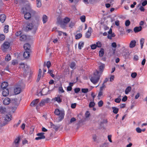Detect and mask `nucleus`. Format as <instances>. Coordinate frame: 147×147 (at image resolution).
Returning <instances> with one entry per match:
<instances>
[{"label":"nucleus","mask_w":147,"mask_h":147,"mask_svg":"<svg viewBox=\"0 0 147 147\" xmlns=\"http://www.w3.org/2000/svg\"><path fill=\"white\" fill-rule=\"evenodd\" d=\"M44 134L45 133L44 132H41L38 133L36 135L38 137L36 138L35 139L36 140H38L45 139V137Z\"/></svg>","instance_id":"6"},{"label":"nucleus","mask_w":147,"mask_h":147,"mask_svg":"<svg viewBox=\"0 0 147 147\" xmlns=\"http://www.w3.org/2000/svg\"><path fill=\"white\" fill-rule=\"evenodd\" d=\"M95 105V103L93 102H90L89 104V107H94Z\"/></svg>","instance_id":"46"},{"label":"nucleus","mask_w":147,"mask_h":147,"mask_svg":"<svg viewBox=\"0 0 147 147\" xmlns=\"http://www.w3.org/2000/svg\"><path fill=\"white\" fill-rule=\"evenodd\" d=\"M61 27L62 28H65V27L67 24H65L61 20L60 22Z\"/></svg>","instance_id":"34"},{"label":"nucleus","mask_w":147,"mask_h":147,"mask_svg":"<svg viewBox=\"0 0 147 147\" xmlns=\"http://www.w3.org/2000/svg\"><path fill=\"white\" fill-rule=\"evenodd\" d=\"M137 75V73L136 72H133L131 73V76L133 78H135Z\"/></svg>","instance_id":"41"},{"label":"nucleus","mask_w":147,"mask_h":147,"mask_svg":"<svg viewBox=\"0 0 147 147\" xmlns=\"http://www.w3.org/2000/svg\"><path fill=\"white\" fill-rule=\"evenodd\" d=\"M48 73L50 74L52 77L54 78L55 77V75L53 74V71L52 70L49 69Z\"/></svg>","instance_id":"39"},{"label":"nucleus","mask_w":147,"mask_h":147,"mask_svg":"<svg viewBox=\"0 0 147 147\" xmlns=\"http://www.w3.org/2000/svg\"><path fill=\"white\" fill-rule=\"evenodd\" d=\"M46 65L47 67L49 69L51 65V63L49 61H48L47 62Z\"/></svg>","instance_id":"48"},{"label":"nucleus","mask_w":147,"mask_h":147,"mask_svg":"<svg viewBox=\"0 0 147 147\" xmlns=\"http://www.w3.org/2000/svg\"><path fill=\"white\" fill-rule=\"evenodd\" d=\"M144 39L142 38H141L140 40V44L141 45V49H142L144 45Z\"/></svg>","instance_id":"32"},{"label":"nucleus","mask_w":147,"mask_h":147,"mask_svg":"<svg viewBox=\"0 0 147 147\" xmlns=\"http://www.w3.org/2000/svg\"><path fill=\"white\" fill-rule=\"evenodd\" d=\"M70 20L69 18L66 17L63 19V21L62 22L65 24H67L68 22H70Z\"/></svg>","instance_id":"24"},{"label":"nucleus","mask_w":147,"mask_h":147,"mask_svg":"<svg viewBox=\"0 0 147 147\" xmlns=\"http://www.w3.org/2000/svg\"><path fill=\"white\" fill-rule=\"evenodd\" d=\"M82 91L83 93H86L88 92V88H82Z\"/></svg>","instance_id":"44"},{"label":"nucleus","mask_w":147,"mask_h":147,"mask_svg":"<svg viewBox=\"0 0 147 147\" xmlns=\"http://www.w3.org/2000/svg\"><path fill=\"white\" fill-rule=\"evenodd\" d=\"M131 90V87L130 86H128L125 89V93L127 94Z\"/></svg>","instance_id":"27"},{"label":"nucleus","mask_w":147,"mask_h":147,"mask_svg":"<svg viewBox=\"0 0 147 147\" xmlns=\"http://www.w3.org/2000/svg\"><path fill=\"white\" fill-rule=\"evenodd\" d=\"M34 127L33 126H32L30 128V133H32L34 131Z\"/></svg>","instance_id":"63"},{"label":"nucleus","mask_w":147,"mask_h":147,"mask_svg":"<svg viewBox=\"0 0 147 147\" xmlns=\"http://www.w3.org/2000/svg\"><path fill=\"white\" fill-rule=\"evenodd\" d=\"M147 4V1L145 0L142 3V5L143 6H144Z\"/></svg>","instance_id":"58"},{"label":"nucleus","mask_w":147,"mask_h":147,"mask_svg":"<svg viewBox=\"0 0 147 147\" xmlns=\"http://www.w3.org/2000/svg\"><path fill=\"white\" fill-rule=\"evenodd\" d=\"M10 46V43L7 41L5 42L1 46V48L2 50L4 52L6 51L7 49H8Z\"/></svg>","instance_id":"4"},{"label":"nucleus","mask_w":147,"mask_h":147,"mask_svg":"<svg viewBox=\"0 0 147 147\" xmlns=\"http://www.w3.org/2000/svg\"><path fill=\"white\" fill-rule=\"evenodd\" d=\"M130 24V22L129 20H127L125 23V25L126 26H128Z\"/></svg>","instance_id":"47"},{"label":"nucleus","mask_w":147,"mask_h":147,"mask_svg":"<svg viewBox=\"0 0 147 147\" xmlns=\"http://www.w3.org/2000/svg\"><path fill=\"white\" fill-rule=\"evenodd\" d=\"M11 115L10 114L6 115L5 117V122L2 124V125L4 126L7 124L8 123L7 122L11 120Z\"/></svg>","instance_id":"8"},{"label":"nucleus","mask_w":147,"mask_h":147,"mask_svg":"<svg viewBox=\"0 0 147 147\" xmlns=\"http://www.w3.org/2000/svg\"><path fill=\"white\" fill-rule=\"evenodd\" d=\"M136 40H131L130 43L129 47L130 48H133L136 45Z\"/></svg>","instance_id":"19"},{"label":"nucleus","mask_w":147,"mask_h":147,"mask_svg":"<svg viewBox=\"0 0 147 147\" xmlns=\"http://www.w3.org/2000/svg\"><path fill=\"white\" fill-rule=\"evenodd\" d=\"M48 19V18L45 15H44L43 16L42 20L44 24L46 23L47 22Z\"/></svg>","instance_id":"25"},{"label":"nucleus","mask_w":147,"mask_h":147,"mask_svg":"<svg viewBox=\"0 0 147 147\" xmlns=\"http://www.w3.org/2000/svg\"><path fill=\"white\" fill-rule=\"evenodd\" d=\"M96 45L97 47L98 48H100L102 46V44L100 42V41H98V42H96Z\"/></svg>","instance_id":"42"},{"label":"nucleus","mask_w":147,"mask_h":147,"mask_svg":"<svg viewBox=\"0 0 147 147\" xmlns=\"http://www.w3.org/2000/svg\"><path fill=\"white\" fill-rule=\"evenodd\" d=\"M53 128L54 129H55L56 131H57L58 130L59 128V127L56 125H55L53 127Z\"/></svg>","instance_id":"62"},{"label":"nucleus","mask_w":147,"mask_h":147,"mask_svg":"<svg viewBox=\"0 0 147 147\" xmlns=\"http://www.w3.org/2000/svg\"><path fill=\"white\" fill-rule=\"evenodd\" d=\"M26 38V36L25 35H22L20 37V40L21 41H25Z\"/></svg>","instance_id":"29"},{"label":"nucleus","mask_w":147,"mask_h":147,"mask_svg":"<svg viewBox=\"0 0 147 147\" xmlns=\"http://www.w3.org/2000/svg\"><path fill=\"white\" fill-rule=\"evenodd\" d=\"M80 88H76L74 89L75 92L76 93L80 91Z\"/></svg>","instance_id":"51"},{"label":"nucleus","mask_w":147,"mask_h":147,"mask_svg":"<svg viewBox=\"0 0 147 147\" xmlns=\"http://www.w3.org/2000/svg\"><path fill=\"white\" fill-rule=\"evenodd\" d=\"M76 65V63L74 62H71L70 65V67L71 68L73 69H75V66Z\"/></svg>","instance_id":"26"},{"label":"nucleus","mask_w":147,"mask_h":147,"mask_svg":"<svg viewBox=\"0 0 147 147\" xmlns=\"http://www.w3.org/2000/svg\"><path fill=\"white\" fill-rule=\"evenodd\" d=\"M54 113L57 115L59 116V121H61L63 119L65 115L64 111H61L58 109H55Z\"/></svg>","instance_id":"3"},{"label":"nucleus","mask_w":147,"mask_h":147,"mask_svg":"<svg viewBox=\"0 0 147 147\" xmlns=\"http://www.w3.org/2000/svg\"><path fill=\"white\" fill-rule=\"evenodd\" d=\"M80 19L82 22H84L86 21L85 16L83 15L81 16L80 17Z\"/></svg>","instance_id":"36"},{"label":"nucleus","mask_w":147,"mask_h":147,"mask_svg":"<svg viewBox=\"0 0 147 147\" xmlns=\"http://www.w3.org/2000/svg\"><path fill=\"white\" fill-rule=\"evenodd\" d=\"M8 83L7 82H4L1 85V87L3 89L7 88L6 87L8 86Z\"/></svg>","instance_id":"21"},{"label":"nucleus","mask_w":147,"mask_h":147,"mask_svg":"<svg viewBox=\"0 0 147 147\" xmlns=\"http://www.w3.org/2000/svg\"><path fill=\"white\" fill-rule=\"evenodd\" d=\"M52 100L57 102L58 103H61L62 102V96L61 95H57L56 97L53 98Z\"/></svg>","instance_id":"7"},{"label":"nucleus","mask_w":147,"mask_h":147,"mask_svg":"<svg viewBox=\"0 0 147 147\" xmlns=\"http://www.w3.org/2000/svg\"><path fill=\"white\" fill-rule=\"evenodd\" d=\"M136 130L138 133H140L142 132V129L139 127L136 128Z\"/></svg>","instance_id":"54"},{"label":"nucleus","mask_w":147,"mask_h":147,"mask_svg":"<svg viewBox=\"0 0 147 147\" xmlns=\"http://www.w3.org/2000/svg\"><path fill=\"white\" fill-rule=\"evenodd\" d=\"M20 66L19 68L20 69H22V70L24 73H25L27 71L26 68H27L28 67V66L25 65L24 63H22L20 64Z\"/></svg>","instance_id":"9"},{"label":"nucleus","mask_w":147,"mask_h":147,"mask_svg":"<svg viewBox=\"0 0 147 147\" xmlns=\"http://www.w3.org/2000/svg\"><path fill=\"white\" fill-rule=\"evenodd\" d=\"M10 102V99L8 98H5L3 101V104L5 105L9 104Z\"/></svg>","instance_id":"14"},{"label":"nucleus","mask_w":147,"mask_h":147,"mask_svg":"<svg viewBox=\"0 0 147 147\" xmlns=\"http://www.w3.org/2000/svg\"><path fill=\"white\" fill-rule=\"evenodd\" d=\"M20 137H18L14 141V142L16 144H18L20 142Z\"/></svg>","instance_id":"38"},{"label":"nucleus","mask_w":147,"mask_h":147,"mask_svg":"<svg viewBox=\"0 0 147 147\" xmlns=\"http://www.w3.org/2000/svg\"><path fill=\"white\" fill-rule=\"evenodd\" d=\"M84 42L82 41H81L79 42L78 43V48L79 49L81 50L82 48L84 47Z\"/></svg>","instance_id":"23"},{"label":"nucleus","mask_w":147,"mask_h":147,"mask_svg":"<svg viewBox=\"0 0 147 147\" xmlns=\"http://www.w3.org/2000/svg\"><path fill=\"white\" fill-rule=\"evenodd\" d=\"M18 64V61L17 60H13L12 62V64L13 65Z\"/></svg>","instance_id":"56"},{"label":"nucleus","mask_w":147,"mask_h":147,"mask_svg":"<svg viewBox=\"0 0 147 147\" xmlns=\"http://www.w3.org/2000/svg\"><path fill=\"white\" fill-rule=\"evenodd\" d=\"M24 57L25 58H28L30 56V52L28 51H26L24 52L23 54Z\"/></svg>","instance_id":"18"},{"label":"nucleus","mask_w":147,"mask_h":147,"mask_svg":"<svg viewBox=\"0 0 147 147\" xmlns=\"http://www.w3.org/2000/svg\"><path fill=\"white\" fill-rule=\"evenodd\" d=\"M111 46L112 47H113L115 48H116V47L117 46L116 43L115 42H113L112 43ZM113 54H115V51H116V49H113Z\"/></svg>","instance_id":"28"},{"label":"nucleus","mask_w":147,"mask_h":147,"mask_svg":"<svg viewBox=\"0 0 147 147\" xmlns=\"http://www.w3.org/2000/svg\"><path fill=\"white\" fill-rule=\"evenodd\" d=\"M82 36V35L81 33L77 34L75 36V38L76 39H78L80 38Z\"/></svg>","instance_id":"35"},{"label":"nucleus","mask_w":147,"mask_h":147,"mask_svg":"<svg viewBox=\"0 0 147 147\" xmlns=\"http://www.w3.org/2000/svg\"><path fill=\"white\" fill-rule=\"evenodd\" d=\"M105 67V65L103 63H101L99 66V69L101 73L103 71ZM101 73L100 74H101Z\"/></svg>","instance_id":"22"},{"label":"nucleus","mask_w":147,"mask_h":147,"mask_svg":"<svg viewBox=\"0 0 147 147\" xmlns=\"http://www.w3.org/2000/svg\"><path fill=\"white\" fill-rule=\"evenodd\" d=\"M121 99L120 98L118 97L116 98L115 100V101L117 103H119L121 101Z\"/></svg>","instance_id":"53"},{"label":"nucleus","mask_w":147,"mask_h":147,"mask_svg":"<svg viewBox=\"0 0 147 147\" xmlns=\"http://www.w3.org/2000/svg\"><path fill=\"white\" fill-rule=\"evenodd\" d=\"M41 1L37 2V7H40L41 6Z\"/></svg>","instance_id":"57"},{"label":"nucleus","mask_w":147,"mask_h":147,"mask_svg":"<svg viewBox=\"0 0 147 147\" xmlns=\"http://www.w3.org/2000/svg\"><path fill=\"white\" fill-rule=\"evenodd\" d=\"M26 29L28 30H30L32 29L35 32L37 29V27L36 26L34 27L33 24L31 23H28L26 26Z\"/></svg>","instance_id":"5"},{"label":"nucleus","mask_w":147,"mask_h":147,"mask_svg":"<svg viewBox=\"0 0 147 147\" xmlns=\"http://www.w3.org/2000/svg\"><path fill=\"white\" fill-rule=\"evenodd\" d=\"M103 102L102 100H100L98 102V106L99 107H101L103 105Z\"/></svg>","instance_id":"40"},{"label":"nucleus","mask_w":147,"mask_h":147,"mask_svg":"<svg viewBox=\"0 0 147 147\" xmlns=\"http://www.w3.org/2000/svg\"><path fill=\"white\" fill-rule=\"evenodd\" d=\"M22 33V32L21 31L17 32L16 33V36H20V35Z\"/></svg>","instance_id":"55"},{"label":"nucleus","mask_w":147,"mask_h":147,"mask_svg":"<svg viewBox=\"0 0 147 147\" xmlns=\"http://www.w3.org/2000/svg\"><path fill=\"white\" fill-rule=\"evenodd\" d=\"M75 24V23L74 22H71L69 24V27H70L71 28H72L74 26Z\"/></svg>","instance_id":"50"},{"label":"nucleus","mask_w":147,"mask_h":147,"mask_svg":"<svg viewBox=\"0 0 147 147\" xmlns=\"http://www.w3.org/2000/svg\"><path fill=\"white\" fill-rule=\"evenodd\" d=\"M142 29V27L140 26L135 27L134 29V32L136 33L141 31Z\"/></svg>","instance_id":"20"},{"label":"nucleus","mask_w":147,"mask_h":147,"mask_svg":"<svg viewBox=\"0 0 147 147\" xmlns=\"http://www.w3.org/2000/svg\"><path fill=\"white\" fill-rule=\"evenodd\" d=\"M100 72L96 71L94 73L93 76L90 78L91 81L94 84H96L100 79Z\"/></svg>","instance_id":"1"},{"label":"nucleus","mask_w":147,"mask_h":147,"mask_svg":"<svg viewBox=\"0 0 147 147\" xmlns=\"http://www.w3.org/2000/svg\"><path fill=\"white\" fill-rule=\"evenodd\" d=\"M112 109H113V112L115 114H117L119 111V109L115 107H112Z\"/></svg>","instance_id":"33"},{"label":"nucleus","mask_w":147,"mask_h":147,"mask_svg":"<svg viewBox=\"0 0 147 147\" xmlns=\"http://www.w3.org/2000/svg\"><path fill=\"white\" fill-rule=\"evenodd\" d=\"M11 59V57L10 55L8 54L5 57V59L6 61H8Z\"/></svg>","instance_id":"37"},{"label":"nucleus","mask_w":147,"mask_h":147,"mask_svg":"<svg viewBox=\"0 0 147 147\" xmlns=\"http://www.w3.org/2000/svg\"><path fill=\"white\" fill-rule=\"evenodd\" d=\"M102 95V90H100L98 94V97H100Z\"/></svg>","instance_id":"64"},{"label":"nucleus","mask_w":147,"mask_h":147,"mask_svg":"<svg viewBox=\"0 0 147 147\" xmlns=\"http://www.w3.org/2000/svg\"><path fill=\"white\" fill-rule=\"evenodd\" d=\"M21 89L19 87H16L14 89V92L15 94H18L21 92Z\"/></svg>","instance_id":"13"},{"label":"nucleus","mask_w":147,"mask_h":147,"mask_svg":"<svg viewBox=\"0 0 147 147\" xmlns=\"http://www.w3.org/2000/svg\"><path fill=\"white\" fill-rule=\"evenodd\" d=\"M39 101V99H36L33 100L30 103V105L32 106H34L37 104Z\"/></svg>","instance_id":"15"},{"label":"nucleus","mask_w":147,"mask_h":147,"mask_svg":"<svg viewBox=\"0 0 147 147\" xmlns=\"http://www.w3.org/2000/svg\"><path fill=\"white\" fill-rule=\"evenodd\" d=\"M0 112L1 114H5L7 112L6 108L3 106L0 107Z\"/></svg>","instance_id":"17"},{"label":"nucleus","mask_w":147,"mask_h":147,"mask_svg":"<svg viewBox=\"0 0 147 147\" xmlns=\"http://www.w3.org/2000/svg\"><path fill=\"white\" fill-rule=\"evenodd\" d=\"M6 19V16L4 14H1L0 15V20L2 23H3Z\"/></svg>","instance_id":"16"},{"label":"nucleus","mask_w":147,"mask_h":147,"mask_svg":"<svg viewBox=\"0 0 147 147\" xmlns=\"http://www.w3.org/2000/svg\"><path fill=\"white\" fill-rule=\"evenodd\" d=\"M50 101V99L47 98L46 99H43L41 100L39 104V105L41 107H42L46 103H48Z\"/></svg>","instance_id":"10"},{"label":"nucleus","mask_w":147,"mask_h":147,"mask_svg":"<svg viewBox=\"0 0 147 147\" xmlns=\"http://www.w3.org/2000/svg\"><path fill=\"white\" fill-rule=\"evenodd\" d=\"M5 39V36L3 34H0V40L1 41H3Z\"/></svg>","instance_id":"43"},{"label":"nucleus","mask_w":147,"mask_h":147,"mask_svg":"<svg viewBox=\"0 0 147 147\" xmlns=\"http://www.w3.org/2000/svg\"><path fill=\"white\" fill-rule=\"evenodd\" d=\"M91 47L92 49H95L97 47L96 44H94L91 45Z\"/></svg>","instance_id":"52"},{"label":"nucleus","mask_w":147,"mask_h":147,"mask_svg":"<svg viewBox=\"0 0 147 147\" xmlns=\"http://www.w3.org/2000/svg\"><path fill=\"white\" fill-rule=\"evenodd\" d=\"M3 31L5 33H7L8 32L9 26L8 25H6L5 26Z\"/></svg>","instance_id":"30"},{"label":"nucleus","mask_w":147,"mask_h":147,"mask_svg":"<svg viewBox=\"0 0 147 147\" xmlns=\"http://www.w3.org/2000/svg\"><path fill=\"white\" fill-rule=\"evenodd\" d=\"M24 48L25 50L30 52V45L28 43H26L24 45Z\"/></svg>","instance_id":"12"},{"label":"nucleus","mask_w":147,"mask_h":147,"mask_svg":"<svg viewBox=\"0 0 147 147\" xmlns=\"http://www.w3.org/2000/svg\"><path fill=\"white\" fill-rule=\"evenodd\" d=\"M36 13L35 11L30 8L28 10V12L24 13V18L26 20L30 19L32 16L35 15Z\"/></svg>","instance_id":"2"},{"label":"nucleus","mask_w":147,"mask_h":147,"mask_svg":"<svg viewBox=\"0 0 147 147\" xmlns=\"http://www.w3.org/2000/svg\"><path fill=\"white\" fill-rule=\"evenodd\" d=\"M21 122V121L20 120H19L18 121V123L16 124H15L13 126L14 127H17L20 125Z\"/></svg>","instance_id":"49"},{"label":"nucleus","mask_w":147,"mask_h":147,"mask_svg":"<svg viewBox=\"0 0 147 147\" xmlns=\"http://www.w3.org/2000/svg\"><path fill=\"white\" fill-rule=\"evenodd\" d=\"M91 35V33L89 32H86L85 34V37L87 38H89Z\"/></svg>","instance_id":"45"},{"label":"nucleus","mask_w":147,"mask_h":147,"mask_svg":"<svg viewBox=\"0 0 147 147\" xmlns=\"http://www.w3.org/2000/svg\"><path fill=\"white\" fill-rule=\"evenodd\" d=\"M104 54V50L103 49H101L99 51V55L100 57H102Z\"/></svg>","instance_id":"31"},{"label":"nucleus","mask_w":147,"mask_h":147,"mask_svg":"<svg viewBox=\"0 0 147 147\" xmlns=\"http://www.w3.org/2000/svg\"><path fill=\"white\" fill-rule=\"evenodd\" d=\"M9 93V90L8 89L5 88L3 89L2 95L4 96H7Z\"/></svg>","instance_id":"11"},{"label":"nucleus","mask_w":147,"mask_h":147,"mask_svg":"<svg viewBox=\"0 0 147 147\" xmlns=\"http://www.w3.org/2000/svg\"><path fill=\"white\" fill-rule=\"evenodd\" d=\"M127 99V96H125L122 99V100L123 102H125L126 101Z\"/></svg>","instance_id":"61"},{"label":"nucleus","mask_w":147,"mask_h":147,"mask_svg":"<svg viewBox=\"0 0 147 147\" xmlns=\"http://www.w3.org/2000/svg\"><path fill=\"white\" fill-rule=\"evenodd\" d=\"M115 78V76L114 75H111L110 77V81L112 82L114 80Z\"/></svg>","instance_id":"60"},{"label":"nucleus","mask_w":147,"mask_h":147,"mask_svg":"<svg viewBox=\"0 0 147 147\" xmlns=\"http://www.w3.org/2000/svg\"><path fill=\"white\" fill-rule=\"evenodd\" d=\"M92 139L95 142L96 141L97 139V136L96 135L94 134L92 135Z\"/></svg>","instance_id":"59"}]
</instances>
